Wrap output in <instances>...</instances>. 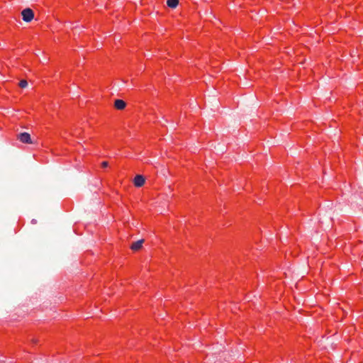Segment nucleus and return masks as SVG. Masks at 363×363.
I'll list each match as a JSON object with an SVG mask.
<instances>
[{
	"instance_id": "obj_1",
	"label": "nucleus",
	"mask_w": 363,
	"mask_h": 363,
	"mask_svg": "<svg viewBox=\"0 0 363 363\" xmlns=\"http://www.w3.org/2000/svg\"><path fill=\"white\" fill-rule=\"evenodd\" d=\"M21 15L23 20L26 22H30L34 17L33 11L30 9H26L22 11Z\"/></svg>"
},
{
	"instance_id": "obj_2",
	"label": "nucleus",
	"mask_w": 363,
	"mask_h": 363,
	"mask_svg": "<svg viewBox=\"0 0 363 363\" xmlns=\"http://www.w3.org/2000/svg\"><path fill=\"white\" fill-rule=\"evenodd\" d=\"M18 139L23 143H32L30 135L28 133H21L18 135Z\"/></svg>"
},
{
	"instance_id": "obj_3",
	"label": "nucleus",
	"mask_w": 363,
	"mask_h": 363,
	"mask_svg": "<svg viewBox=\"0 0 363 363\" xmlns=\"http://www.w3.org/2000/svg\"><path fill=\"white\" fill-rule=\"evenodd\" d=\"M145 183V178L142 175H136L134 178V184L137 187L142 186Z\"/></svg>"
},
{
	"instance_id": "obj_4",
	"label": "nucleus",
	"mask_w": 363,
	"mask_h": 363,
	"mask_svg": "<svg viewBox=\"0 0 363 363\" xmlns=\"http://www.w3.org/2000/svg\"><path fill=\"white\" fill-rule=\"evenodd\" d=\"M125 102L121 99H116L114 103L116 108L123 110L125 107Z\"/></svg>"
},
{
	"instance_id": "obj_5",
	"label": "nucleus",
	"mask_w": 363,
	"mask_h": 363,
	"mask_svg": "<svg viewBox=\"0 0 363 363\" xmlns=\"http://www.w3.org/2000/svg\"><path fill=\"white\" fill-rule=\"evenodd\" d=\"M143 243V240H140L136 242H134L131 245L130 248L134 251H137L142 247Z\"/></svg>"
},
{
	"instance_id": "obj_6",
	"label": "nucleus",
	"mask_w": 363,
	"mask_h": 363,
	"mask_svg": "<svg viewBox=\"0 0 363 363\" xmlns=\"http://www.w3.org/2000/svg\"><path fill=\"white\" fill-rule=\"evenodd\" d=\"M179 4V0H167V4L170 8H175Z\"/></svg>"
},
{
	"instance_id": "obj_7",
	"label": "nucleus",
	"mask_w": 363,
	"mask_h": 363,
	"mask_svg": "<svg viewBox=\"0 0 363 363\" xmlns=\"http://www.w3.org/2000/svg\"><path fill=\"white\" fill-rule=\"evenodd\" d=\"M18 85L21 88H26L28 86V82L26 80L22 79L20 81Z\"/></svg>"
},
{
	"instance_id": "obj_8",
	"label": "nucleus",
	"mask_w": 363,
	"mask_h": 363,
	"mask_svg": "<svg viewBox=\"0 0 363 363\" xmlns=\"http://www.w3.org/2000/svg\"><path fill=\"white\" fill-rule=\"evenodd\" d=\"M108 162L104 161V162H103L101 163V166H102V167H104V168L107 167H108Z\"/></svg>"
}]
</instances>
